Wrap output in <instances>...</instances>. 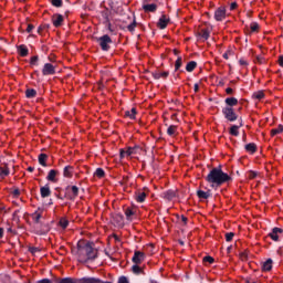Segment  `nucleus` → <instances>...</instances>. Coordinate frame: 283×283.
I'll use <instances>...</instances> for the list:
<instances>
[{"instance_id":"obj_61","label":"nucleus","mask_w":283,"mask_h":283,"mask_svg":"<svg viewBox=\"0 0 283 283\" xmlns=\"http://www.w3.org/2000/svg\"><path fill=\"white\" fill-rule=\"evenodd\" d=\"M226 93H227V94H233V88L228 87V88L226 90Z\"/></svg>"},{"instance_id":"obj_3","label":"nucleus","mask_w":283,"mask_h":283,"mask_svg":"<svg viewBox=\"0 0 283 283\" xmlns=\"http://www.w3.org/2000/svg\"><path fill=\"white\" fill-rule=\"evenodd\" d=\"M97 43H99V46L104 52H107V50H109V44L112 43V38L105 34L97 39Z\"/></svg>"},{"instance_id":"obj_34","label":"nucleus","mask_w":283,"mask_h":283,"mask_svg":"<svg viewBox=\"0 0 283 283\" xmlns=\"http://www.w3.org/2000/svg\"><path fill=\"white\" fill-rule=\"evenodd\" d=\"M252 98H256L258 101H262V98H264V92L258 91L256 93H253Z\"/></svg>"},{"instance_id":"obj_33","label":"nucleus","mask_w":283,"mask_h":283,"mask_svg":"<svg viewBox=\"0 0 283 283\" xmlns=\"http://www.w3.org/2000/svg\"><path fill=\"white\" fill-rule=\"evenodd\" d=\"M132 271L135 273V275H140V273H143V269L136 263L132 266Z\"/></svg>"},{"instance_id":"obj_24","label":"nucleus","mask_w":283,"mask_h":283,"mask_svg":"<svg viewBox=\"0 0 283 283\" xmlns=\"http://www.w3.org/2000/svg\"><path fill=\"white\" fill-rule=\"evenodd\" d=\"M49 232H50V226H48V224L42 226V228H40V229L38 230V234H39V235H45V234H48Z\"/></svg>"},{"instance_id":"obj_47","label":"nucleus","mask_w":283,"mask_h":283,"mask_svg":"<svg viewBox=\"0 0 283 283\" xmlns=\"http://www.w3.org/2000/svg\"><path fill=\"white\" fill-rule=\"evenodd\" d=\"M234 235H235V233H233V232L226 233L227 242H231V240H233Z\"/></svg>"},{"instance_id":"obj_27","label":"nucleus","mask_w":283,"mask_h":283,"mask_svg":"<svg viewBox=\"0 0 283 283\" xmlns=\"http://www.w3.org/2000/svg\"><path fill=\"white\" fill-rule=\"evenodd\" d=\"M56 170H50L49 175L46 177V180H50L51 182H55L56 181Z\"/></svg>"},{"instance_id":"obj_15","label":"nucleus","mask_w":283,"mask_h":283,"mask_svg":"<svg viewBox=\"0 0 283 283\" xmlns=\"http://www.w3.org/2000/svg\"><path fill=\"white\" fill-rule=\"evenodd\" d=\"M40 193L42 198H50L52 190H50V186H43L40 188Z\"/></svg>"},{"instance_id":"obj_51","label":"nucleus","mask_w":283,"mask_h":283,"mask_svg":"<svg viewBox=\"0 0 283 283\" xmlns=\"http://www.w3.org/2000/svg\"><path fill=\"white\" fill-rule=\"evenodd\" d=\"M249 178H250L251 180H253L254 178H258V172H255V171H253V170L249 171Z\"/></svg>"},{"instance_id":"obj_40","label":"nucleus","mask_w":283,"mask_h":283,"mask_svg":"<svg viewBox=\"0 0 283 283\" xmlns=\"http://www.w3.org/2000/svg\"><path fill=\"white\" fill-rule=\"evenodd\" d=\"M10 170L8 168L0 167V178H6V176H9Z\"/></svg>"},{"instance_id":"obj_1","label":"nucleus","mask_w":283,"mask_h":283,"mask_svg":"<svg viewBox=\"0 0 283 283\" xmlns=\"http://www.w3.org/2000/svg\"><path fill=\"white\" fill-rule=\"evenodd\" d=\"M207 182L210 185H216L217 187H220L221 185H224V182H229L231 180V176L229 174H226L222 171V168L217 167L210 170L208 176L206 177Z\"/></svg>"},{"instance_id":"obj_29","label":"nucleus","mask_w":283,"mask_h":283,"mask_svg":"<svg viewBox=\"0 0 283 283\" xmlns=\"http://www.w3.org/2000/svg\"><path fill=\"white\" fill-rule=\"evenodd\" d=\"M283 133V126L279 125L277 128H273L271 130V136H277V134H282Z\"/></svg>"},{"instance_id":"obj_56","label":"nucleus","mask_w":283,"mask_h":283,"mask_svg":"<svg viewBox=\"0 0 283 283\" xmlns=\"http://www.w3.org/2000/svg\"><path fill=\"white\" fill-rule=\"evenodd\" d=\"M38 283H52V281H50V279H43L38 281Z\"/></svg>"},{"instance_id":"obj_22","label":"nucleus","mask_w":283,"mask_h":283,"mask_svg":"<svg viewBox=\"0 0 283 283\" xmlns=\"http://www.w3.org/2000/svg\"><path fill=\"white\" fill-rule=\"evenodd\" d=\"M226 105H229V107H235V105H238V98L235 97L226 98Z\"/></svg>"},{"instance_id":"obj_12","label":"nucleus","mask_w":283,"mask_h":283,"mask_svg":"<svg viewBox=\"0 0 283 283\" xmlns=\"http://www.w3.org/2000/svg\"><path fill=\"white\" fill-rule=\"evenodd\" d=\"M112 220L115 227H123L124 224V217L120 213L114 214Z\"/></svg>"},{"instance_id":"obj_38","label":"nucleus","mask_w":283,"mask_h":283,"mask_svg":"<svg viewBox=\"0 0 283 283\" xmlns=\"http://www.w3.org/2000/svg\"><path fill=\"white\" fill-rule=\"evenodd\" d=\"M59 224H60V227H62L63 229H67V224H70V221H67V219H65V218H62V219H60Z\"/></svg>"},{"instance_id":"obj_20","label":"nucleus","mask_w":283,"mask_h":283,"mask_svg":"<svg viewBox=\"0 0 283 283\" xmlns=\"http://www.w3.org/2000/svg\"><path fill=\"white\" fill-rule=\"evenodd\" d=\"M245 151H249L250 154H255V151H258V146L253 143H250L245 145Z\"/></svg>"},{"instance_id":"obj_10","label":"nucleus","mask_w":283,"mask_h":283,"mask_svg":"<svg viewBox=\"0 0 283 283\" xmlns=\"http://www.w3.org/2000/svg\"><path fill=\"white\" fill-rule=\"evenodd\" d=\"M109 14H112V11H109V9L102 11V17L104 19V23L108 28V30L112 31V22L109 21Z\"/></svg>"},{"instance_id":"obj_21","label":"nucleus","mask_w":283,"mask_h":283,"mask_svg":"<svg viewBox=\"0 0 283 283\" xmlns=\"http://www.w3.org/2000/svg\"><path fill=\"white\" fill-rule=\"evenodd\" d=\"M197 196H198V198L207 200V198H209L211 196V192L210 191L198 190Z\"/></svg>"},{"instance_id":"obj_23","label":"nucleus","mask_w":283,"mask_h":283,"mask_svg":"<svg viewBox=\"0 0 283 283\" xmlns=\"http://www.w3.org/2000/svg\"><path fill=\"white\" fill-rule=\"evenodd\" d=\"M240 127H242V123L238 126V125H233L230 128V134L231 136H240V132H238V129H240Z\"/></svg>"},{"instance_id":"obj_17","label":"nucleus","mask_w":283,"mask_h":283,"mask_svg":"<svg viewBox=\"0 0 283 283\" xmlns=\"http://www.w3.org/2000/svg\"><path fill=\"white\" fill-rule=\"evenodd\" d=\"M140 151L139 146L128 147L126 150V156H134V154H138Z\"/></svg>"},{"instance_id":"obj_18","label":"nucleus","mask_w":283,"mask_h":283,"mask_svg":"<svg viewBox=\"0 0 283 283\" xmlns=\"http://www.w3.org/2000/svg\"><path fill=\"white\" fill-rule=\"evenodd\" d=\"M271 269H273V260L268 259L265 262H263L262 270L263 271H271Z\"/></svg>"},{"instance_id":"obj_36","label":"nucleus","mask_w":283,"mask_h":283,"mask_svg":"<svg viewBox=\"0 0 283 283\" xmlns=\"http://www.w3.org/2000/svg\"><path fill=\"white\" fill-rule=\"evenodd\" d=\"M145 198H147V193H145V192H138L136 195L137 202H143L145 200Z\"/></svg>"},{"instance_id":"obj_30","label":"nucleus","mask_w":283,"mask_h":283,"mask_svg":"<svg viewBox=\"0 0 283 283\" xmlns=\"http://www.w3.org/2000/svg\"><path fill=\"white\" fill-rule=\"evenodd\" d=\"M25 96H27V98H34V96H36V91L33 88H29L25 92Z\"/></svg>"},{"instance_id":"obj_7","label":"nucleus","mask_w":283,"mask_h":283,"mask_svg":"<svg viewBox=\"0 0 283 283\" xmlns=\"http://www.w3.org/2000/svg\"><path fill=\"white\" fill-rule=\"evenodd\" d=\"M214 19H216V21H224V19H227V8L219 7L214 11Z\"/></svg>"},{"instance_id":"obj_52","label":"nucleus","mask_w":283,"mask_h":283,"mask_svg":"<svg viewBox=\"0 0 283 283\" xmlns=\"http://www.w3.org/2000/svg\"><path fill=\"white\" fill-rule=\"evenodd\" d=\"M213 256H205L203 262H209V264H213Z\"/></svg>"},{"instance_id":"obj_9","label":"nucleus","mask_w":283,"mask_h":283,"mask_svg":"<svg viewBox=\"0 0 283 283\" xmlns=\"http://www.w3.org/2000/svg\"><path fill=\"white\" fill-rule=\"evenodd\" d=\"M133 262L134 264H143V262H145V253L142 251H135Z\"/></svg>"},{"instance_id":"obj_8","label":"nucleus","mask_w":283,"mask_h":283,"mask_svg":"<svg viewBox=\"0 0 283 283\" xmlns=\"http://www.w3.org/2000/svg\"><path fill=\"white\" fill-rule=\"evenodd\" d=\"M160 197L164 198V200L171 201L175 198H178V192H176V190H167L161 192Z\"/></svg>"},{"instance_id":"obj_43","label":"nucleus","mask_w":283,"mask_h":283,"mask_svg":"<svg viewBox=\"0 0 283 283\" xmlns=\"http://www.w3.org/2000/svg\"><path fill=\"white\" fill-rule=\"evenodd\" d=\"M59 283H76L72 277H64L59 281Z\"/></svg>"},{"instance_id":"obj_6","label":"nucleus","mask_w":283,"mask_h":283,"mask_svg":"<svg viewBox=\"0 0 283 283\" xmlns=\"http://www.w3.org/2000/svg\"><path fill=\"white\" fill-rule=\"evenodd\" d=\"M43 76H52L56 74V66L52 65L51 63H45L42 69Z\"/></svg>"},{"instance_id":"obj_35","label":"nucleus","mask_w":283,"mask_h":283,"mask_svg":"<svg viewBox=\"0 0 283 283\" xmlns=\"http://www.w3.org/2000/svg\"><path fill=\"white\" fill-rule=\"evenodd\" d=\"M63 174H64V177H65V178H71V177H72V167H71V166H66V167L64 168Z\"/></svg>"},{"instance_id":"obj_63","label":"nucleus","mask_w":283,"mask_h":283,"mask_svg":"<svg viewBox=\"0 0 283 283\" xmlns=\"http://www.w3.org/2000/svg\"><path fill=\"white\" fill-rule=\"evenodd\" d=\"M19 193H21V192L19 191V189H15V190L13 191V196H19Z\"/></svg>"},{"instance_id":"obj_55","label":"nucleus","mask_w":283,"mask_h":283,"mask_svg":"<svg viewBox=\"0 0 283 283\" xmlns=\"http://www.w3.org/2000/svg\"><path fill=\"white\" fill-rule=\"evenodd\" d=\"M235 8H238V2H232L230 4V10H235Z\"/></svg>"},{"instance_id":"obj_59","label":"nucleus","mask_w":283,"mask_h":283,"mask_svg":"<svg viewBox=\"0 0 283 283\" xmlns=\"http://www.w3.org/2000/svg\"><path fill=\"white\" fill-rule=\"evenodd\" d=\"M256 61H258V63H264V57H262V56H256Z\"/></svg>"},{"instance_id":"obj_64","label":"nucleus","mask_w":283,"mask_h":283,"mask_svg":"<svg viewBox=\"0 0 283 283\" xmlns=\"http://www.w3.org/2000/svg\"><path fill=\"white\" fill-rule=\"evenodd\" d=\"M239 63H240V65H247V61H244V60H240Z\"/></svg>"},{"instance_id":"obj_45","label":"nucleus","mask_w":283,"mask_h":283,"mask_svg":"<svg viewBox=\"0 0 283 283\" xmlns=\"http://www.w3.org/2000/svg\"><path fill=\"white\" fill-rule=\"evenodd\" d=\"M250 28H251V32H258V30H260V24H258V22H254V23H251Z\"/></svg>"},{"instance_id":"obj_44","label":"nucleus","mask_w":283,"mask_h":283,"mask_svg":"<svg viewBox=\"0 0 283 283\" xmlns=\"http://www.w3.org/2000/svg\"><path fill=\"white\" fill-rule=\"evenodd\" d=\"M128 32H134L136 30V20H134L130 24L127 25Z\"/></svg>"},{"instance_id":"obj_50","label":"nucleus","mask_w":283,"mask_h":283,"mask_svg":"<svg viewBox=\"0 0 283 283\" xmlns=\"http://www.w3.org/2000/svg\"><path fill=\"white\" fill-rule=\"evenodd\" d=\"M30 253H32V255H36V253H40V249L39 248H29Z\"/></svg>"},{"instance_id":"obj_4","label":"nucleus","mask_w":283,"mask_h":283,"mask_svg":"<svg viewBox=\"0 0 283 283\" xmlns=\"http://www.w3.org/2000/svg\"><path fill=\"white\" fill-rule=\"evenodd\" d=\"M222 114L224 115V118H227V120H230V123L238 120V115L231 107H224L222 109Z\"/></svg>"},{"instance_id":"obj_60","label":"nucleus","mask_w":283,"mask_h":283,"mask_svg":"<svg viewBox=\"0 0 283 283\" xmlns=\"http://www.w3.org/2000/svg\"><path fill=\"white\" fill-rule=\"evenodd\" d=\"M279 65H281V67H283V55H281V56L279 57Z\"/></svg>"},{"instance_id":"obj_46","label":"nucleus","mask_w":283,"mask_h":283,"mask_svg":"<svg viewBox=\"0 0 283 283\" xmlns=\"http://www.w3.org/2000/svg\"><path fill=\"white\" fill-rule=\"evenodd\" d=\"M52 6L61 8L63 6V0H52Z\"/></svg>"},{"instance_id":"obj_25","label":"nucleus","mask_w":283,"mask_h":283,"mask_svg":"<svg viewBox=\"0 0 283 283\" xmlns=\"http://www.w3.org/2000/svg\"><path fill=\"white\" fill-rule=\"evenodd\" d=\"M38 160L42 167H48V164L45 163V160H48V155L40 154Z\"/></svg>"},{"instance_id":"obj_39","label":"nucleus","mask_w":283,"mask_h":283,"mask_svg":"<svg viewBox=\"0 0 283 283\" xmlns=\"http://www.w3.org/2000/svg\"><path fill=\"white\" fill-rule=\"evenodd\" d=\"M94 176H97V178H103L105 176V170H103V168H97Z\"/></svg>"},{"instance_id":"obj_13","label":"nucleus","mask_w":283,"mask_h":283,"mask_svg":"<svg viewBox=\"0 0 283 283\" xmlns=\"http://www.w3.org/2000/svg\"><path fill=\"white\" fill-rule=\"evenodd\" d=\"M52 23L55 28H61V25L63 24V15L54 14L52 17Z\"/></svg>"},{"instance_id":"obj_16","label":"nucleus","mask_w":283,"mask_h":283,"mask_svg":"<svg viewBox=\"0 0 283 283\" xmlns=\"http://www.w3.org/2000/svg\"><path fill=\"white\" fill-rule=\"evenodd\" d=\"M168 23H169V19L167 18V15H161L158 21V28H160V30H165Z\"/></svg>"},{"instance_id":"obj_37","label":"nucleus","mask_w":283,"mask_h":283,"mask_svg":"<svg viewBox=\"0 0 283 283\" xmlns=\"http://www.w3.org/2000/svg\"><path fill=\"white\" fill-rule=\"evenodd\" d=\"M180 67H182V57L181 56H179L177 59V61L175 62V70H176V72H178V70H180Z\"/></svg>"},{"instance_id":"obj_57","label":"nucleus","mask_w":283,"mask_h":283,"mask_svg":"<svg viewBox=\"0 0 283 283\" xmlns=\"http://www.w3.org/2000/svg\"><path fill=\"white\" fill-rule=\"evenodd\" d=\"M119 156L120 158H124L125 156H127V150L122 149Z\"/></svg>"},{"instance_id":"obj_62","label":"nucleus","mask_w":283,"mask_h":283,"mask_svg":"<svg viewBox=\"0 0 283 283\" xmlns=\"http://www.w3.org/2000/svg\"><path fill=\"white\" fill-rule=\"evenodd\" d=\"M181 221L184 222V224H187V217L182 216Z\"/></svg>"},{"instance_id":"obj_54","label":"nucleus","mask_w":283,"mask_h":283,"mask_svg":"<svg viewBox=\"0 0 283 283\" xmlns=\"http://www.w3.org/2000/svg\"><path fill=\"white\" fill-rule=\"evenodd\" d=\"M231 54H233V52L227 51V52L223 54V59L228 60L229 56H231Z\"/></svg>"},{"instance_id":"obj_41","label":"nucleus","mask_w":283,"mask_h":283,"mask_svg":"<svg viewBox=\"0 0 283 283\" xmlns=\"http://www.w3.org/2000/svg\"><path fill=\"white\" fill-rule=\"evenodd\" d=\"M125 216H126L127 220H132V216H134V210L132 208H127L125 210Z\"/></svg>"},{"instance_id":"obj_58","label":"nucleus","mask_w":283,"mask_h":283,"mask_svg":"<svg viewBox=\"0 0 283 283\" xmlns=\"http://www.w3.org/2000/svg\"><path fill=\"white\" fill-rule=\"evenodd\" d=\"M32 30H34V25L29 24L27 28V32H32Z\"/></svg>"},{"instance_id":"obj_42","label":"nucleus","mask_w":283,"mask_h":283,"mask_svg":"<svg viewBox=\"0 0 283 283\" xmlns=\"http://www.w3.org/2000/svg\"><path fill=\"white\" fill-rule=\"evenodd\" d=\"M167 134L168 136H174V134H176V126L174 125L169 126L167 129Z\"/></svg>"},{"instance_id":"obj_49","label":"nucleus","mask_w":283,"mask_h":283,"mask_svg":"<svg viewBox=\"0 0 283 283\" xmlns=\"http://www.w3.org/2000/svg\"><path fill=\"white\" fill-rule=\"evenodd\" d=\"M39 63V56L38 55H34L31 57V65H38Z\"/></svg>"},{"instance_id":"obj_19","label":"nucleus","mask_w":283,"mask_h":283,"mask_svg":"<svg viewBox=\"0 0 283 283\" xmlns=\"http://www.w3.org/2000/svg\"><path fill=\"white\" fill-rule=\"evenodd\" d=\"M154 78H156L157 81L159 78H167V76H169V72L165 71V72H155L153 73Z\"/></svg>"},{"instance_id":"obj_14","label":"nucleus","mask_w":283,"mask_h":283,"mask_svg":"<svg viewBox=\"0 0 283 283\" xmlns=\"http://www.w3.org/2000/svg\"><path fill=\"white\" fill-rule=\"evenodd\" d=\"M143 10L146 12H156V10H158V6H156V3L149 4V2H144Z\"/></svg>"},{"instance_id":"obj_11","label":"nucleus","mask_w":283,"mask_h":283,"mask_svg":"<svg viewBox=\"0 0 283 283\" xmlns=\"http://www.w3.org/2000/svg\"><path fill=\"white\" fill-rule=\"evenodd\" d=\"M279 233H283L282 228H273V230L269 233V235L274 242H277V240H280Z\"/></svg>"},{"instance_id":"obj_32","label":"nucleus","mask_w":283,"mask_h":283,"mask_svg":"<svg viewBox=\"0 0 283 283\" xmlns=\"http://www.w3.org/2000/svg\"><path fill=\"white\" fill-rule=\"evenodd\" d=\"M32 218H33V222H35V224H41V218H42L41 213L34 212L32 214Z\"/></svg>"},{"instance_id":"obj_53","label":"nucleus","mask_w":283,"mask_h":283,"mask_svg":"<svg viewBox=\"0 0 283 283\" xmlns=\"http://www.w3.org/2000/svg\"><path fill=\"white\" fill-rule=\"evenodd\" d=\"M118 283H129V281L127 280V277L122 276L119 277Z\"/></svg>"},{"instance_id":"obj_26","label":"nucleus","mask_w":283,"mask_h":283,"mask_svg":"<svg viewBox=\"0 0 283 283\" xmlns=\"http://www.w3.org/2000/svg\"><path fill=\"white\" fill-rule=\"evenodd\" d=\"M18 52H19L20 56H28V46H25L23 44L18 46Z\"/></svg>"},{"instance_id":"obj_31","label":"nucleus","mask_w":283,"mask_h":283,"mask_svg":"<svg viewBox=\"0 0 283 283\" xmlns=\"http://www.w3.org/2000/svg\"><path fill=\"white\" fill-rule=\"evenodd\" d=\"M125 116H127L128 118H136V108H132L130 111H126L125 112Z\"/></svg>"},{"instance_id":"obj_28","label":"nucleus","mask_w":283,"mask_h":283,"mask_svg":"<svg viewBox=\"0 0 283 283\" xmlns=\"http://www.w3.org/2000/svg\"><path fill=\"white\" fill-rule=\"evenodd\" d=\"M197 66L198 63H196V61H191L186 65V70L187 72H193V70H196Z\"/></svg>"},{"instance_id":"obj_2","label":"nucleus","mask_w":283,"mask_h":283,"mask_svg":"<svg viewBox=\"0 0 283 283\" xmlns=\"http://www.w3.org/2000/svg\"><path fill=\"white\" fill-rule=\"evenodd\" d=\"M77 255L80 262H87V260H96L97 251L92 247V243L77 244Z\"/></svg>"},{"instance_id":"obj_5","label":"nucleus","mask_w":283,"mask_h":283,"mask_svg":"<svg viewBox=\"0 0 283 283\" xmlns=\"http://www.w3.org/2000/svg\"><path fill=\"white\" fill-rule=\"evenodd\" d=\"M65 191V196L69 200H74L78 196V187L76 186H67Z\"/></svg>"},{"instance_id":"obj_48","label":"nucleus","mask_w":283,"mask_h":283,"mask_svg":"<svg viewBox=\"0 0 283 283\" xmlns=\"http://www.w3.org/2000/svg\"><path fill=\"white\" fill-rule=\"evenodd\" d=\"M201 39H205L206 41H207V39H209V30L201 31Z\"/></svg>"}]
</instances>
